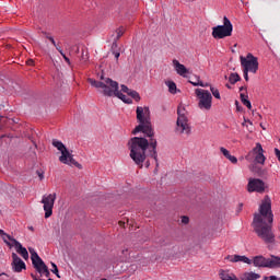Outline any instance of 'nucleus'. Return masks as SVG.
<instances>
[{"instance_id":"3","label":"nucleus","mask_w":280,"mask_h":280,"mask_svg":"<svg viewBox=\"0 0 280 280\" xmlns=\"http://www.w3.org/2000/svg\"><path fill=\"white\" fill-rule=\"evenodd\" d=\"M101 80L103 81L88 79V82L91 86H94V89H102V93L105 97H113L117 91H119V83H117V81H114L110 78L104 79V77H101Z\"/></svg>"},{"instance_id":"48","label":"nucleus","mask_w":280,"mask_h":280,"mask_svg":"<svg viewBox=\"0 0 280 280\" xmlns=\"http://www.w3.org/2000/svg\"><path fill=\"white\" fill-rule=\"evenodd\" d=\"M261 280H270V277L265 276Z\"/></svg>"},{"instance_id":"24","label":"nucleus","mask_w":280,"mask_h":280,"mask_svg":"<svg viewBox=\"0 0 280 280\" xmlns=\"http://www.w3.org/2000/svg\"><path fill=\"white\" fill-rule=\"evenodd\" d=\"M241 102L244 106H246L248 108V110H250V108H253V104H250V102L248 100V95L241 93Z\"/></svg>"},{"instance_id":"2","label":"nucleus","mask_w":280,"mask_h":280,"mask_svg":"<svg viewBox=\"0 0 280 280\" xmlns=\"http://www.w3.org/2000/svg\"><path fill=\"white\" fill-rule=\"evenodd\" d=\"M272 222H275L272 201L270 200V197L266 196L259 206V213H256L253 220L254 231L265 244H275Z\"/></svg>"},{"instance_id":"33","label":"nucleus","mask_w":280,"mask_h":280,"mask_svg":"<svg viewBox=\"0 0 280 280\" xmlns=\"http://www.w3.org/2000/svg\"><path fill=\"white\" fill-rule=\"evenodd\" d=\"M63 58V60L67 62V65L71 66V60L69 59V57H67V55H65V51L60 54Z\"/></svg>"},{"instance_id":"14","label":"nucleus","mask_w":280,"mask_h":280,"mask_svg":"<svg viewBox=\"0 0 280 280\" xmlns=\"http://www.w3.org/2000/svg\"><path fill=\"white\" fill-rule=\"evenodd\" d=\"M252 152L255 154V162L258 163V165L266 164V155H264V147H261V143H256V147L252 150Z\"/></svg>"},{"instance_id":"4","label":"nucleus","mask_w":280,"mask_h":280,"mask_svg":"<svg viewBox=\"0 0 280 280\" xmlns=\"http://www.w3.org/2000/svg\"><path fill=\"white\" fill-rule=\"evenodd\" d=\"M255 268H280V257L271 255L266 258L262 255L255 256L252 260Z\"/></svg>"},{"instance_id":"1","label":"nucleus","mask_w":280,"mask_h":280,"mask_svg":"<svg viewBox=\"0 0 280 280\" xmlns=\"http://www.w3.org/2000/svg\"><path fill=\"white\" fill-rule=\"evenodd\" d=\"M136 113L139 125L133 129L132 135L143 132L145 137H149V140L141 137L131 138L128 142L130 150L129 156L136 165L143 167V163L147 159L145 152H148V149L150 148V156L151 159H154L156 167H159V153H156V145H159V142L154 138V129L152 128L150 118V107L138 106Z\"/></svg>"},{"instance_id":"35","label":"nucleus","mask_w":280,"mask_h":280,"mask_svg":"<svg viewBox=\"0 0 280 280\" xmlns=\"http://www.w3.org/2000/svg\"><path fill=\"white\" fill-rule=\"evenodd\" d=\"M234 165L237 164V158L235 155H229L228 158Z\"/></svg>"},{"instance_id":"43","label":"nucleus","mask_w":280,"mask_h":280,"mask_svg":"<svg viewBox=\"0 0 280 280\" xmlns=\"http://www.w3.org/2000/svg\"><path fill=\"white\" fill-rule=\"evenodd\" d=\"M48 40H50L51 45L56 46V39L54 37H48Z\"/></svg>"},{"instance_id":"49","label":"nucleus","mask_w":280,"mask_h":280,"mask_svg":"<svg viewBox=\"0 0 280 280\" xmlns=\"http://www.w3.org/2000/svg\"><path fill=\"white\" fill-rule=\"evenodd\" d=\"M28 229H30V231H34V226H30Z\"/></svg>"},{"instance_id":"47","label":"nucleus","mask_w":280,"mask_h":280,"mask_svg":"<svg viewBox=\"0 0 280 280\" xmlns=\"http://www.w3.org/2000/svg\"><path fill=\"white\" fill-rule=\"evenodd\" d=\"M269 280H278L277 276H270Z\"/></svg>"},{"instance_id":"46","label":"nucleus","mask_w":280,"mask_h":280,"mask_svg":"<svg viewBox=\"0 0 280 280\" xmlns=\"http://www.w3.org/2000/svg\"><path fill=\"white\" fill-rule=\"evenodd\" d=\"M38 176H39L40 180H43V178H45V176L40 172H38Z\"/></svg>"},{"instance_id":"28","label":"nucleus","mask_w":280,"mask_h":280,"mask_svg":"<svg viewBox=\"0 0 280 280\" xmlns=\"http://www.w3.org/2000/svg\"><path fill=\"white\" fill-rule=\"evenodd\" d=\"M196 80L197 81H190V84H192V86H202V88L209 86V83L203 84L199 77H196Z\"/></svg>"},{"instance_id":"22","label":"nucleus","mask_w":280,"mask_h":280,"mask_svg":"<svg viewBox=\"0 0 280 280\" xmlns=\"http://www.w3.org/2000/svg\"><path fill=\"white\" fill-rule=\"evenodd\" d=\"M52 145L54 148H56L59 152H65L67 150V147L65 145V143H62V141L58 140V139H52Z\"/></svg>"},{"instance_id":"27","label":"nucleus","mask_w":280,"mask_h":280,"mask_svg":"<svg viewBox=\"0 0 280 280\" xmlns=\"http://www.w3.org/2000/svg\"><path fill=\"white\" fill-rule=\"evenodd\" d=\"M129 97H132V100H135L136 102H141V95H139V92L131 90L128 93Z\"/></svg>"},{"instance_id":"12","label":"nucleus","mask_w":280,"mask_h":280,"mask_svg":"<svg viewBox=\"0 0 280 280\" xmlns=\"http://www.w3.org/2000/svg\"><path fill=\"white\" fill-rule=\"evenodd\" d=\"M60 163L63 165H70L78 167L79 170H82V164H79L75 159H73L72 153L67 149L66 151H62L61 155L59 156Z\"/></svg>"},{"instance_id":"9","label":"nucleus","mask_w":280,"mask_h":280,"mask_svg":"<svg viewBox=\"0 0 280 280\" xmlns=\"http://www.w3.org/2000/svg\"><path fill=\"white\" fill-rule=\"evenodd\" d=\"M56 203V192L44 195L42 205H44L45 218H51L54 214V205Z\"/></svg>"},{"instance_id":"18","label":"nucleus","mask_w":280,"mask_h":280,"mask_svg":"<svg viewBox=\"0 0 280 280\" xmlns=\"http://www.w3.org/2000/svg\"><path fill=\"white\" fill-rule=\"evenodd\" d=\"M14 248L16 253L23 257V259H30V253L27 252V248L23 247L21 242L14 241Z\"/></svg>"},{"instance_id":"44","label":"nucleus","mask_w":280,"mask_h":280,"mask_svg":"<svg viewBox=\"0 0 280 280\" xmlns=\"http://www.w3.org/2000/svg\"><path fill=\"white\" fill-rule=\"evenodd\" d=\"M44 35H45V37L47 38V39H49V38H51L52 36L51 35H49V33H47V32H44Z\"/></svg>"},{"instance_id":"42","label":"nucleus","mask_w":280,"mask_h":280,"mask_svg":"<svg viewBox=\"0 0 280 280\" xmlns=\"http://www.w3.org/2000/svg\"><path fill=\"white\" fill-rule=\"evenodd\" d=\"M26 65H28V67H34V61H33V59H28V60L26 61Z\"/></svg>"},{"instance_id":"7","label":"nucleus","mask_w":280,"mask_h":280,"mask_svg":"<svg viewBox=\"0 0 280 280\" xmlns=\"http://www.w3.org/2000/svg\"><path fill=\"white\" fill-rule=\"evenodd\" d=\"M28 252L31 253V260L33 264V267L35 268V270L40 273V276L43 277V275L45 277H49L50 272H49V267H47V265H45V261H43V258H40V256H38V253H36V250L32 247L28 248Z\"/></svg>"},{"instance_id":"39","label":"nucleus","mask_w":280,"mask_h":280,"mask_svg":"<svg viewBox=\"0 0 280 280\" xmlns=\"http://www.w3.org/2000/svg\"><path fill=\"white\" fill-rule=\"evenodd\" d=\"M5 137H8V139H12L11 136H5V135L0 136V145H2L1 141H3V139H5Z\"/></svg>"},{"instance_id":"13","label":"nucleus","mask_w":280,"mask_h":280,"mask_svg":"<svg viewBox=\"0 0 280 280\" xmlns=\"http://www.w3.org/2000/svg\"><path fill=\"white\" fill-rule=\"evenodd\" d=\"M11 257L13 259L11 262L13 272H23V270H26L27 266L25 265V261H23L16 253H12Z\"/></svg>"},{"instance_id":"34","label":"nucleus","mask_w":280,"mask_h":280,"mask_svg":"<svg viewBox=\"0 0 280 280\" xmlns=\"http://www.w3.org/2000/svg\"><path fill=\"white\" fill-rule=\"evenodd\" d=\"M120 89H121V91H122V93H127V95L130 93V89H128V86H126L125 84H122L121 86H120Z\"/></svg>"},{"instance_id":"26","label":"nucleus","mask_w":280,"mask_h":280,"mask_svg":"<svg viewBox=\"0 0 280 280\" xmlns=\"http://www.w3.org/2000/svg\"><path fill=\"white\" fill-rule=\"evenodd\" d=\"M240 80H242V78L240 77L238 73H231L230 78H229V82L232 84H237V82H240Z\"/></svg>"},{"instance_id":"51","label":"nucleus","mask_w":280,"mask_h":280,"mask_svg":"<svg viewBox=\"0 0 280 280\" xmlns=\"http://www.w3.org/2000/svg\"><path fill=\"white\" fill-rule=\"evenodd\" d=\"M101 280H108V279H106V278H103V279H101Z\"/></svg>"},{"instance_id":"8","label":"nucleus","mask_w":280,"mask_h":280,"mask_svg":"<svg viewBox=\"0 0 280 280\" xmlns=\"http://www.w3.org/2000/svg\"><path fill=\"white\" fill-rule=\"evenodd\" d=\"M240 60L243 71H248L249 73H257L259 71V61L253 54L249 52L246 57L241 56Z\"/></svg>"},{"instance_id":"23","label":"nucleus","mask_w":280,"mask_h":280,"mask_svg":"<svg viewBox=\"0 0 280 280\" xmlns=\"http://www.w3.org/2000/svg\"><path fill=\"white\" fill-rule=\"evenodd\" d=\"M126 28H124L122 26L116 30V38L114 39L113 47H117V40H119V38L124 36Z\"/></svg>"},{"instance_id":"5","label":"nucleus","mask_w":280,"mask_h":280,"mask_svg":"<svg viewBox=\"0 0 280 280\" xmlns=\"http://www.w3.org/2000/svg\"><path fill=\"white\" fill-rule=\"evenodd\" d=\"M200 110H210L213 106V96L209 90L197 89L195 91Z\"/></svg>"},{"instance_id":"32","label":"nucleus","mask_w":280,"mask_h":280,"mask_svg":"<svg viewBox=\"0 0 280 280\" xmlns=\"http://www.w3.org/2000/svg\"><path fill=\"white\" fill-rule=\"evenodd\" d=\"M81 60H83V62H86V60H89V52L84 54V51H82Z\"/></svg>"},{"instance_id":"38","label":"nucleus","mask_w":280,"mask_h":280,"mask_svg":"<svg viewBox=\"0 0 280 280\" xmlns=\"http://www.w3.org/2000/svg\"><path fill=\"white\" fill-rule=\"evenodd\" d=\"M248 71H246V70H243V75H244V80L246 81V82H248Z\"/></svg>"},{"instance_id":"50","label":"nucleus","mask_w":280,"mask_h":280,"mask_svg":"<svg viewBox=\"0 0 280 280\" xmlns=\"http://www.w3.org/2000/svg\"><path fill=\"white\" fill-rule=\"evenodd\" d=\"M240 91H244V86H241V88H240Z\"/></svg>"},{"instance_id":"29","label":"nucleus","mask_w":280,"mask_h":280,"mask_svg":"<svg viewBox=\"0 0 280 280\" xmlns=\"http://www.w3.org/2000/svg\"><path fill=\"white\" fill-rule=\"evenodd\" d=\"M210 91L215 100H222V96L220 95V90H218V88H213V85H210Z\"/></svg>"},{"instance_id":"30","label":"nucleus","mask_w":280,"mask_h":280,"mask_svg":"<svg viewBox=\"0 0 280 280\" xmlns=\"http://www.w3.org/2000/svg\"><path fill=\"white\" fill-rule=\"evenodd\" d=\"M51 267H52L51 272L56 275L58 279H60V273L58 272V266L56 265V262H51Z\"/></svg>"},{"instance_id":"11","label":"nucleus","mask_w":280,"mask_h":280,"mask_svg":"<svg viewBox=\"0 0 280 280\" xmlns=\"http://www.w3.org/2000/svg\"><path fill=\"white\" fill-rule=\"evenodd\" d=\"M247 191L249 194H264L266 191V183L260 178H249L247 184Z\"/></svg>"},{"instance_id":"40","label":"nucleus","mask_w":280,"mask_h":280,"mask_svg":"<svg viewBox=\"0 0 280 280\" xmlns=\"http://www.w3.org/2000/svg\"><path fill=\"white\" fill-rule=\"evenodd\" d=\"M56 49H57V51H59V54H62L63 51H62V47H60V45L59 44H56Z\"/></svg>"},{"instance_id":"17","label":"nucleus","mask_w":280,"mask_h":280,"mask_svg":"<svg viewBox=\"0 0 280 280\" xmlns=\"http://www.w3.org/2000/svg\"><path fill=\"white\" fill-rule=\"evenodd\" d=\"M0 236L4 244L9 246V248H14V242H18L16 238L12 237L10 234L5 233V231L0 229Z\"/></svg>"},{"instance_id":"41","label":"nucleus","mask_w":280,"mask_h":280,"mask_svg":"<svg viewBox=\"0 0 280 280\" xmlns=\"http://www.w3.org/2000/svg\"><path fill=\"white\" fill-rule=\"evenodd\" d=\"M113 54H114L116 60H119V57L121 56V54L119 51H114Z\"/></svg>"},{"instance_id":"21","label":"nucleus","mask_w":280,"mask_h":280,"mask_svg":"<svg viewBox=\"0 0 280 280\" xmlns=\"http://www.w3.org/2000/svg\"><path fill=\"white\" fill-rule=\"evenodd\" d=\"M115 97H118V100H121L125 104H132V98L128 97L121 91L117 90V92L114 95Z\"/></svg>"},{"instance_id":"36","label":"nucleus","mask_w":280,"mask_h":280,"mask_svg":"<svg viewBox=\"0 0 280 280\" xmlns=\"http://www.w3.org/2000/svg\"><path fill=\"white\" fill-rule=\"evenodd\" d=\"M273 152H275L276 159H278V161H279V163H280V150H279L278 148H276V149L273 150Z\"/></svg>"},{"instance_id":"45","label":"nucleus","mask_w":280,"mask_h":280,"mask_svg":"<svg viewBox=\"0 0 280 280\" xmlns=\"http://www.w3.org/2000/svg\"><path fill=\"white\" fill-rule=\"evenodd\" d=\"M246 121H247L248 124L253 125V122H252L250 120H246V119H245V121L242 124V126H246Z\"/></svg>"},{"instance_id":"37","label":"nucleus","mask_w":280,"mask_h":280,"mask_svg":"<svg viewBox=\"0 0 280 280\" xmlns=\"http://www.w3.org/2000/svg\"><path fill=\"white\" fill-rule=\"evenodd\" d=\"M182 224H189V217H182Z\"/></svg>"},{"instance_id":"15","label":"nucleus","mask_w":280,"mask_h":280,"mask_svg":"<svg viewBox=\"0 0 280 280\" xmlns=\"http://www.w3.org/2000/svg\"><path fill=\"white\" fill-rule=\"evenodd\" d=\"M173 67L177 75H180L182 78H187V74L189 73V69H187L185 65L180 63V61H178L177 59H174Z\"/></svg>"},{"instance_id":"20","label":"nucleus","mask_w":280,"mask_h":280,"mask_svg":"<svg viewBox=\"0 0 280 280\" xmlns=\"http://www.w3.org/2000/svg\"><path fill=\"white\" fill-rule=\"evenodd\" d=\"M261 279V275L255 273L253 271L243 273L241 280H258Z\"/></svg>"},{"instance_id":"25","label":"nucleus","mask_w":280,"mask_h":280,"mask_svg":"<svg viewBox=\"0 0 280 280\" xmlns=\"http://www.w3.org/2000/svg\"><path fill=\"white\" fill-rule=\"evenodd\" d=\"M165 84L168 88V92L172 93V95H176V83L174 81H166Z\"/></svg>"},{"instance_id":"31","label":"nucleus","mask_w":280,"mask_h":280,"mask_svg":"<svg viewBox=\"0 0 280 280\" xmlns=\"http://www.w3.org/2000/svg\"><path fill=\"white\" fill-rule=\"evenodd\" d=\"M220 152L221 154H223V156H225V159H228L231 155V152L224 147L220 148Z\"/></svg>"},{"instance_id":"19","label":"nucleus","mask_w":280,"mask_h":280,"mask_svg":"<svg viewBox=\"0 0 280 280\" xmlns=\"http://www.w3.org/2000/svg\"><path fill=\"white\" fill-rule=\"evenodd\" d=\"M219 277L221 280H240L237 276L224 269L219 270Z\"/></svg>"},{"instance_id":"6","label":"nucleus","mask_w":280,"mask_h":280,"mask_svg":"<svg viewBox=\"0 0 280 280\" xmlns=\"http://www.w3.org/2000/svg\"><path fill=\"white\" fill-rule=\"evenodd\" d=\"M233 34V24L229 18H223V25H218L212 28V36L217 39H222Z\"/></svg>"},{"instance_id":"16","label":"nucleus","mask_w":280,"mask_h":280,"mask_svg":"<svg viewBox=\"0 0 280 280\" xmlns=\"http://www.w3.org/2000/svg\"><path fill=\"white\" fill-rule=\"evenodd\" d=\"M225 259H228L232 264H237V261H242L243 264H247L248 266L253 264V260H250V258L242 255H229L225 257Z\"/></svg>"},{"instance_id":"10","label":"nucleus","mask_w":280,"mask_h":280,"mask_svg":"<svg viewBox=\"0 0 280 280\" xmlns=\"http://www.w3.org/2000/svg\"><path fill=\"white\" fill-rule=\"evenodd\" d=\"M177 115H178V118H177L176 131L179 132L180 135H183V132H185L186 135H189L191 132V128L189 127L187 116L180 113V107L177 108Z\"/></svg>"}]
</instances>
